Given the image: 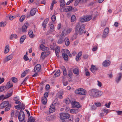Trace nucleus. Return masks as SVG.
<instances>
[{
  "label": "nucleus",
  "instance_id": "nucleus-5",
  "mask_svg": "<svg viewBox=\"0 0 122 122\" xmlns=\"http://www.w3.org/2000/svg\"><path fill=\"white\" fill-rule=\"evenodd\" d=\"M60 116L61 120L63 122L66 119H67L69 118L70 115L67 113H61L60 114Z\"/></svg>",
  "mask_w": 122,
  "mask_h": 122
},
{
  "label": "nucleus",
  "instance_id": "nucleus-33",
  "mask_svg": "<svg viewBox=\"0 0 122 122\" xmlns=\"http://www.w3.org/2000/svg\"><path fill=\"white\" fill-rule=\"evenodd\" d=\"M35 120L32 116H31L28 119V122H36L35 121Z\"/></svg>",
  "mask_w": 122,
  "mask_h": 122
},
{
  "label": "nucleus",
  "instance_id": "nucleus-27",
  "mask_svg": "<svg viewBox=\"0 0 122 122\" xmlns=\"http://www.w3.org/2000/svg\"><path fill=\"white\" fill-rule=\"evenodd\" d=\"M9 46L7 45L5 47L4 51V53L6 54L9 51Z\"/></svg>",
  "mask_w": 122,
  "mask_h": 122
},
{
  "label": "nucleus",
  "instance_id": "nucleus-18",
  "mask_svg": "<svg viewBox=\"0 0 122 122\" xmlns=\"http://www.w3.org/2000/svg\"><path fill=\"white\" fill-rule=\"evenodd\" d=\"M60 74V70H58L56 72L53 76L54 78H55L56 77L59 76Z\"/></svg>",
  "mask_w": 122,
  "mask_h": 122
},
{
  "label": "nucleus",
  "instance_id": "nucleus-57",
  "mask_svg": "<svg viewBox=\"0 0 122 122\" xmlns=\"http://www.w3.org/2000/svg\"><path fill=\"white\" fill-rule=\"evenodd\" d=\"M72 29L71 28H68L66 30V32L67 33H70L72 31Z\"/></svg>",
  "mask_w": 122,
  "mask_h": 122
},
{
  "label": "nucleus",
  "instance_id": "nucleus-11",
  "mask_svg": "<svg viewBox=\"0 0 122 122\" xmlns=\"http://www.w3.org/2000/svg\"><path fill=\"white\" fill-rule=\"evenodd\" d=\"M110 62L109 60H106L103 62L102 65L105 67L108 66L110 65Z\"/></svg>",
  "mask_w": 122,
  "mask_h": 122
},
{
  "label": "nucleus",
  "instance_id": "nucleus-14",
  "mask_svg": "<svg viewBox=\"0 0 122 122\" xmlns=\"http://www.w3.org/2000/svg\"><path fill=\"white\" fill-rule=\"evenodd\" d=\"M55 110V106L52 104L51 105L49 109V112L51 113H52L54 112Z\"/></svg>",
  "mask_w": 122,
  "mask_h": 122
},
{
  "label": "nucleus",
  "instance_id": "nucleus-17",
  "mask_svg": "<svg viewBox=\"0 0 122 122\" xmlns=\"http://www.w3.org/2000/svg\"><path fill=\"white\" fill-rule=\"evenodd\" d=\"M64 40L66 46H68L70 43L69 39L67 37H66Z\"/></svg>",
  "mask_w": 122,
  "mask_h": 122
},
{
  "label": "nucleus",
  "instance_id": "nucleus-35",
  "mask_svg": "<svg viewBox=\"0 0 122 122\" xmlns=\"http://www.w3.org/2000/svg\"><path fill=\"white\" fill-rule=\"evenodd\" d=\"M11 107V104H10L8 106H6V107L5 109V111L6 112L8 111H9Z\"/></svg>",
  "mask_w": 122,
  "mask_h": 122
},
{
  "label": "nucleus",
  "instance_id": "nucleus-52",
  "mask_svg": "<svg viewBox=\"0 0 122 122\" xmlns=\"http://www.w3.org/2000/svg\"><path fill=\"white\" fill-rule=\"evenodd\" d=\"M25 61H26L29 60V58L26 55H24L23 57Z\"/></svg>",
  "mask_w": 122,
  "mask_h": 122
},
{
  "label": "nucleus",
  "instance_id": "nucleus-61",
  "mask_svg": "<svg viewBox=\"0 0 122 122\" xmlns=\"http://www.w3.org/2000/svg\"><path fill=\"white\" fill-rule=\"evenodd\" d=\"M54 25L53 24L51 23L50 24V28L51 29L53 30V29Z\"/></svg>",
  "mask_w": 122,
  "mask_h": 122
},
{
  "label": "nucleus",
  "instance_id": "nucleus-7",
  "mask_svg": "<svg viewBox=\"0 0 122 122\" xmlns=\"http://www.w3.org/2000/svg\"><path fill=\"white\" fill-rule=\"evenodd\" d=\"M10 104L8 101H4L0 105V108L3 109L4 107L9 105Z\"/></svg>",
  "mask_w": 122,
  "mask_h": 122
},
{
  "label": "nucleus",
  "instance_id": "nucleus-64",
  "mask_svg": "<svg viewBox=\"0 0 122 122\" xmlns=\"http://www.w3.org/2000/svg\"><path fill=\"white\" fill-rule=\"evenodd\" d=\"M60 68L61 69L62 71H65L66 69L65 67L63 66H61Z\"/></svg>",
  "mask_w": 122,
  "mask_h": 122
},
{
  "label": "nucleus",
  "instance_id": "nucleus-26",
  "mask_svg": "<svg viewBox=\"0 0 122 122\" xmlns=\"http://www.w3.org/2000/svg\"><path fill=\"white\" fill-rule=\"evenodd\" d=\"M64 52L62 53L67 54L69 56H70L71 55L70 52L67 49H65L63 50Z\"/></svg>",
  "mask_w": 122,
  "mask_h": 122
},
{
  "label": "nucleus",
  "instance_id": "nucleus-50",
  "mask_svg": "<svg viewBox=\"0 0 122 122\" xmlns=\"http://www.w3.org/2000/svg\"><path fill=\"white\" fill-rule=\"evenodd\" d=\"M81 0H76L75 1L74 5H77L78 3L80 2Z\"/></svg>",
  "mask_w": 122,
  "mask_h": 122
},
{
  "label": "nucleus",
  "instance_id": "nucleus-60",
  "mask_svg": "<svg viewBox=\"0 0 122 122\" xmlns=\"http://www.w3.org/2000/svg\"><path fill=\"white\" fill-rule=\"evenodd\" d=\"M15 103L16 104L19 105H21V102L20 101L17 100L15 101Z\"/></svg>",
  "mask_w": 122,
  "mask_h": 122
},
{
  "label": "nucleus",
  "instance_id": "nucleus-8",
  "mask_svg": "<svg viewBox=\"0 0 122 122\" xmlns=\"http://www.w3.org/2000/svg\"><path fill=\"white\" fill-rule=\"evenodd\" d=\"M41 66L39 64L36 65L34 69V71L35 72H38L40 71Z\"/></svg>",
  "mask_w": 122,
  "mask_h": 122
},
{
  "label": "nucleus",
  "instance_id": "nucleus-59",
  "mask_svg": "<svg viewBox=\"0 0 122 122\" xmlns=\"http://www.w3.org/2000/svg\"><path fill=\"white\" fill-rule=\"evenodd\" d=\"M15 108L17 109H20L21 108L20 105H17L15 107Z\"/></svg>",
  "mask_w": 122,
  "mask_h": 122
},
{
  "label": "nucleus",
  "instance_id": "nucleus-63",
  "mask_svg": "<svg viewBox=\"0 0 122 122\" xmlns=\"http://www.w3.org/2000/svg\"><path fill=\"white\" fill-rule=\"evenodd\" d=\"M44 96L43 97H47L48 95V93L47 92H46L44 94Z\"/></svg>",
  "mask_w": 122,
  "mask_h": 122
},
{
  "label": "nucleus",
  "instance_id": "nucleus-22",
  "mask_svg": "<svg viewBox=\"0 0 122 122\" xmlns=\"http://www.w3.org/2000/svg\"><path fill=\"white\" fill-rule=\"evenodd\" d=\"M98 70V68L96 66H92L91 68V70L92 72H94L95 71Z\"/></svg>",
  "mask_w": 122,
  "mask_h": 122
},
{
  "label": "nucleus",
  "instance_id": "nucleus-43",
  "mask_svg": "<svg viewBox=\"0 0 122 122\" xmlns=\"http://www.w3.org/2000/svg\"><path fill=\"white\" fill-rule=\"evenodd\" d=\"M76 20V17L74 15H72L71 17V21L72 22H74Z\"/></svg>",
  "mask_w": 122,
  "mask_h": 122
},
{
  "label": "nucleus",
  "instance_id": "nucleus-6",
  "mask_svg": "<svg viewBox=\"0 0 122 122\" xmlns=\"http://www.w3.org/2000/svg\"><path fill=\"white\" fill-rule=\"evenodd\" d=\"M70 102L73 107L79 108L80 107V104L78 102L75 101H71Z\"/></svg>",
  "mask_w": 122,
  "mask_h": 122
},
{
  "label": "nucleus",
  "instance_id": "nucleus-23",
  "mask_svg": "<svg viewBox=\"0 0 122 122\" xmlns=\"http://www.w3.org/2000/svg\"><path fill=\"white\" fill-rule=\"evenodd\" d=\"M82 53V52L81 51L78 53L76 58V61H77L79 60V58L81 56Z\"/></svg>",
  "mask_w": 122,
  "mask_h": 122
},
{
  "label": "nucleus",
  "instance_id": "nucleus-19",
  "mask_svg": "<svg viewBox=\"0 0 122 122\" xmlns=\"http://www.w3.org/2000/svg\"><path fill=\"white\" fill-rule=\"evenodd\" d=\"M36 11V9L35 8L32 9L30 11V14L31 15L33 16L34 15Z\"/></svg>",
  "mask_w": 122,
  "mask_h": 122
},
{
  "label": "nucleus",
  "instance_id": "nucleus-20",
  "mask_svg": "<svg viewBox=\"0 0 122 122\" xmlns=\"http://www.w3.org/2000/svg\"><path fill=\"white\" fill-rule=\"evenodd\" d=\"M26 37V36L25 35H23L21 37L20 40V44L23 43Z\"/></svg>",
  "mask_w": 122,
  "mask_h": 122
},
{
  "label": "nucleus",
  "instance_id": "nucleus-45",
  "mask_svg": "<svg viewBox=\"0 0 122 122\" xmlns=\"http://www.w3.org/2000/svg\"><path fill=\"white\" fill-rule=\"evenodd\" d=\"M72 72L71 71V70H68V75L70 78H71V76L72 75Z\"/></svg>",
  "mask_w": 122,
  "mask_h": 122
},
{
  "label": "nucleus",
  "instance_id": "nucleus-10",
  "mask_svg": "<svg viewBox=\"0 0 122 122\" xmlns=\"http://www.w3.org/2000/svg\"><path fill=\"white\" fill-rule=\"evenodd\" d=\"M109 31V29L108 28H106L104 29L102 36L103 37L105 38L107 36Z\"/></svg>",
  "mask_w": 122,
  "mask_h": 122
},
{
  "label": "nucleus",
  "instance_id": "nucleus-3",
  "mask_svg": "<svg viewBox=\"0 0 122 122\" xmlns=\"http://www.w3.org/2000/svg\"><path fill=\"white\" fill-rule=\"evenodd\" d=\"M20 105L21 106H22V107L19 113L18 118L20 121H22L24 120L25 118V115L24 112H23L21 111L22 110H23L25 109V105L23 104H22V106L21 104Z\"/></svg>",
  "mask_w": 122,
  "mask_h": 122
},
{
  "label": "nucleus",
  "instance_id": "nucleus-13",
  "mask_svg": "<svg viewBox=\"0 0 122 122\" xmlns=\"http://www.w3.org/2000/svg\"><path fill=\"white\" fill-rule=\"evenodd\" d=\"M28 22H26L22 27V31L24 32L26 31V29L28 26Z\"/></svg>",
  "mask_w": 122,
  "mask_h": 122
},
{
  "label": "nucleus",
  "instance_id": "nucleus-40",
  "mask_svg": "<svg viewBox=\"0 0 122 122\" xmlns=\"http://www.w3.org/2000/svg\"><path fill=\"white\" fill-rule=\"evenodd\" d=\"M27 73V71H24L21 74V77L22 78L25 76Z\"/></svg>",
  "mask_w": 122,
  "mask_h": 122
},
{
  "label": "nucleus",
  "instance_id": "nucleus-9",
  "mask_svg": "<svg viewBox=\"0 0 122 122\" xmlns=\"http://www.w3.org/2000/svg\"><path fill=\"white\" fill-rule=\"evenodd\" d=\"M122 76V73H118L116 77L115 81L116 82L118 83L119 81L121 80Z\"/></svg>",
  "mask_w": 122,
  "mask_h": 122
},
{
  "label": "nucleus",
  "instance_id": "nucleus-25",
  "mask_svg": "<svg viewBox=\"0 0 122 122\" xmlns=\"http://www.w3.org/2000/svg\"><path fill=\"white\" fill-rule=\"evenodd\" d=\"M41 100L42 102L44 105L46 104L47 102V99L45 97H42Z\"/></svg>",
  "mask_w": 122,
  "mask_h": 122
},
{
  "label": "nucleus",
  "instance_id": "nucleus-49",
  "mask_svg": "<svg viewBox=\"0 0 122 122\" xmlns=\"http://www.w3.org/2000/svg\"><path fill=\"white\" fill-rule=\"evenodd\" d=\"M65 103L67 104H68L70 103V99L68 98H67L65 100Z\"/></svg>",
  "mask_w": 122,
  "mask_h": 122
},
{
  "label": "nucleus",
  "instance_id": "nucleus-37",
  "mask_svg": "<svg viewBox=\"0 0 122 122\" xmlns=\"http://www.w3.org/2000/svg\"><path fill=\"white\" fill-rule=\"evenodd\" d=\"M73 72L74 74H76L77 75L79 74V70L75 68L73 70Z\"/></svg>",
  "mask_w": 122,
  "mask_h": 122
},
{
  "label": "nucleus",
  "instance_id": "nucleus-38",
  "mask_svg": "<svg viewBox=\"0 0 122 122\" xmlns=\"http://www.w3.org/2000/svg\"><path fill=\"white\" fill-rule=\"evenodd\" d=\"M40 47L41 49L43 51H45V50H46V47L42 44L41 45Z\"/></svg>",
  "mask_w": 122,
  "mask_h": 122
},
{
  "label": "nucleus",
  "instance_id": "nucleus-62",
  "mask_svg": "<svg viewBox=\"0 0 122 122\" xmlns=\"http://www.w3.org/2000/svg\"><path fill=\"white\" fill-rule=\"evenodd\" d=\"M97 46H94L92 49V51H95L97 50Z\"/></svg>",
  "mask_w": 122,
  "mask_h": 122
},
{
  "label": "nucleus",
  "instance_id": "nucleus-41",
  "mask_svg": "<svg viewBox=\"0 0 122 122\" xmlns=\"http://www.w3.org/2000/svg\"><path fill=\"white\" fill-rule=\"evenodd\" d=\"M25 16L24 15H23L20 18L19 20L20 22H22L25 18Z\"/></svg>",
  "mask_w": 122,
  "mask_h": 122
},
{
  "label": "nucleus",
  "instance_id": "nucleus-4",
  "mask_svg": "<svg viewBox=\"0 0 122 122\" xmlns=\"http://www.w3.org/2000/svg\"><path fill=\"white\" fill-rule=\"evenodd\" d=\"M92 18L91 15H87L80 18V21L81 22L89 21Z\"/></svg>",
  "mask_w": 122,
  "mask_h": 122
},
{
  "label": "nucleus",
  "instance_id": "nucleus-16",
  "mask_svg": "<svg viewBox=\"0 0 122 122\" xmlns=\"http://www.w3.org/2000/svg\"><path fill=\"white\" fill-rule=\"evenodd\" d=\"M10 93H7L6 95L4 96V98L6 99L8 98L11 96L12 94V90H11L9 91Z\"/></svg>",
  "mask_w": 122,
  "mask_h": 122
},
{
  "label": "nucleus",
  "instance_id": "nucleus-39",
  "mask_svg": "<svg viewBox=\"0 0 122 122\" xmlns=\"http://www.w3.org/2000/svg\"><path fill=\"white\" fill-rule=\"evenodd\" d=\"M6 24L5 22H2L0 23V26L1 27H5Z\"/></svg>",
  "mask_w": 122,
  "mask_h": 122
},
{
  "label": "nucleus",
  "instance_id": "nucleus-15",
  "mask_svg": "<svg viewBox=\"0 0 122 122\" xmlns=\"http://www.w3.org/2000/svg\"><path fill=\"white\" fill-rule=\"evenodd\" d=\"M13 86V84L12 82L10 81H9L7 82L6 86H5L6 89H8L10 88Z\"/></svg>",
  "mask_w": 122,
  "mask_h": 122
},
{
  "label": "nucleus",
  "instance_id": "nucleus-12",
  "mask_svg": "<svg viewBox=\"0 0 122 122\" xmlns=\"http://www.w3.org/2000/svg\"><path fill=\"white\" fill-rule=\"evenodd\" d=\"M49 21V19L47 18L43 22L42 24V26L44 29L46 28V24L48 23Z\"/></svg>",
  "mask_w": 122,
  "mask_h": 122
},
{
  "label": "nucleus",
  "instance_id": "nucleus-42",
  "mask_svg": "<svg viewBox=\"0 0 122 122\" xmlns=\"http://www.w3.org/2000/svg\"><path fill=\"white\" fill-rule=\"evenodd\" d=\"M6 87L5 86H2L0 87V92H2L5 90Z\"/></svg>",
  "mask_w": 122,
  "mask_h": 122
},
{
  "label": "nucleus",
  "instance_id": "nucleus-48",
  "mask_svg": "<svg viewBox=\"0 0 122 122\" xmlns=\"http://www.w3.org/2000/svg\"><path fill=\"white\" fill-rule=\"evenodd\" d=\"M52 21L54 22L56 20V17L55 15H52L51 17Z\"/></svg>",
  "mask_w": 122,
  "mask_h": 122
},
{
  "label": "nucleus",
  "instance_id": "nucleus-46",
  "mask_svg": "<svg viewBox=\"0 0 122 122\" xmlns=\"http://www.w3.org/2000/svg\"><path fill=\"white\" fill-rule=\"evenodd\" d=\"M80 88H79L78 89L76 90L75 91V93L76 94H79L80 95V92L81 91H80Z\"/></svg>",
  "mask_w": 122,
  "mask_h": 122
},
{
  "label": "nucleus",
  "instance_id": "nucleus-47",
  "mask_svg": "<svg viewBox=\"0 0 122 122\" xmlns=\"http://www.w3.org/2000/svg\"><path fill=\"white\" fill-rule=\"evenodd\" d=\"M102 111L104 112L105 113H106V114H107L110 111L109 110L106 108L103 109Z\"/></svg>",
  "mask_w": 122,
  "mask_h": 122
},
{
  "label": "nucleus",
  "instance_id": "nucleus-44",
  "mask_svg": "<svg viewBox=\"0 0 122 122\" xmlns=\"http://www.w3.org/2000/svg\"><path fill=\"white\" fill-rule=\"evenodd\" d=\"M12 81L15 83H16L17 82V80L16 78L15 77H13L11 79Z\"/></svg>",
  "mask_w": 122,
  "mask_h": 122
},
{
  "label": "nucleus",
  "instance_id": "nucleus-36",
  "mask_svg": "<svg viewBox=\"0 0 122 122\" xmlns=\"http://www.w3.org/2000/svg\"><path fill=\"white\" fill-rule=\"evenodd\" d=\"M54 117V116L53 115L48 116L46 117V120L47 121H49L50 120L52 119Z\"/></svg>",
  "mask_w": 122,
  "mask_h": 122
},
{
  "label": "nucleus",
  "instance_id": "nucleus-32",
  "mask_svg": "<svg viewBox=\"0 0 122 122\" xmlns=\"http://www.w3.org/2000/svg\"><path fill=\"white\" fill-rule=\"evenodd\" d=\"M80 91H81L80 92V95H85L86 93V90L82 88H80Z\"/></svg>",
  "mask_w": 122,
  "mask_h": 122
},
{
  "label": "nucleus",
  "instance_id": "nucleus-31",
  "mask_svg": "<svg viewBox=\"0 0 122 122\" xmlns=\"http://www.w3.org/2000/svg\"><path fill=\"white\" fill-rule=\"evenodd\" d=\"M62 56L64 58V59L66 61H67L68 60V56L67 54L62 53Z\"/></svg>",
  "mask_w": 122,
  "mask_h": 122
},
{
  "label": "nucleus",
  "instance_id": "nucleus-54",
  "mask_svg": "<svg viewBox=\"0 0 122 122\" xmlns=\"http://www.w3.org/2000/svg\"><path fill=\"white\" fill-rule=\"evenodd\" d=\"M111 102H109L107 104H106L105 106L107 108H109L110 107V106L111 104Z\"/></svg>",
  "mask_w": 122,
  "mask_h": 122
},
{
  "label": "nucleus",
  "instance_id": "nucleus-55",
  "mask_svg": "<svg viewBox=\"0 0 122 122\" xmlns=\"http://www.w3.org/2000/svg\"><path fill=\"white\" fill-rule=\"evenodd\" d=\"M19 112L17 110H16L15 111V117H17L18 114H19Z\"/></svg>",
  "mask_w": 122,
  "mask_h": 122
},
{
  "label": "nucleus",
  "instance_id": "nucleus-24",
  "mask_svg": "<svg viewBox=\"0 0 122 122\" xmlns=\"http://www.w3.org/2000/svg\"><path fill=\"white\" fill-rule=\"evenodd\" d=\"M13 56L12 55H10L7 56L5 59V62H7L11 59Z\"/></svg>",
  "mask_w": 122,
  "mask_h": 122
},
{
  "label": "nucleus",
  "instance_id": "nucleus-53",
  "mask_svg": "<svg viewBox=\"0 0 122 122\" xmlns=\"http://www.w3.org/2000/svg\"><path fill=\"white\" fill-rule=\"evenodd\" d=\"M87 70V69H86L85 74L86 76H88L90 75V74L89 71H86Z\"/></svg>",
  "mask_w": 122,
  "mask_h": 122
},
{
  "label": "nucleus",
  "instance_id": "nucleus-28",
  "mask_svg": "<svg viewBox=\"0 0 122 122\" xmlns=\"http://www.w3.org/2000/svg\"><path fill=\"white\" fill-rule=\"evenodd\" d=\"M28 34L29 36L31 38H33L34 36L33 34L32 31L31 30H29V31Z\"/></svg>",
  "mask_w": 122,
  "mask_h": 122
},
{
  "label": "nucleus",
  "instance_id": "nucleus-2",
  "mask_svg": "<svg viewBox=\"0 0 122 122\" xmlns=\"http://www.w3.org/2000/svg\"><path fill=\"white\" fill-rule=\"evenodd\" d=\"M89 93L92 97H96L101 96L102 95V93L101 91L96 89H94L90 90L89 91Z\"/></svg>",
  "mask_w": 122,
  "mask_h": 122
},
{
  "label": "nucleus",
  "instance_id": "nucleus-29",
  "mask_svg": "<svg viewBox=\"0 0 122 122\" xmlns=\"http://www.w3.org/2000/svg\"><path fill=\"white\" fill-rule=\"evenodd\" d=\"M64 39L63 37H60L58 40L57 43L58 44H61L64 42Z\"/></svg>",
  "mask_w": 122,
  "mask_h": 122
},
{
  "label": "nucleus",
  "instance_id": "nucleus-21",
  "mask_svg": "<svg viewBox=\"0 0 122 122\" xmlns=\"http://www.w3.org/2000/svg\"><path fill=\"white\" fill-rule=\"evenodd\" d=\"M72 8L71 6H66L65 8H64L65 11L66 12H68L72 10Z\"/></svg>",
  "mask_w": 122,
  "mask_h": 122
},
{
  "label": "nucleus",
  "instance_id": "nucleus-1",
  "mask_svg": "<svg viewBox=\"0 0 122 122\" xmlns=\"http://www.w3.org/2000/svg\"><path fill=\"white\" fill-rule=\"evenodd\" d=\"M85 29V25L82 24L80 22L78 23L76 25V35L79 34L81 35L84 32L86 33V31H84Z\"/></svg>",
  "mask_w": 122,
  "mask_h": 122
},
{
  "label": "nucleus",
  "instance_id": "nucleus-56",
  "mask_svg": "<svg viewBox=\"0 0 122 122\" xmlns=\"http://www.w3.org/2000/svg\"><path fill=\"white\" fill-rule=\"evenodd\" d=\"M95 104L97 107H100L101 105V103L98 102L95 103Z\"/></svg>",
  "mask_w": 122,
  "mask_h": 122
},
{
  "label": "nucleus",
  "instance_id": "nucleus-34",
  "mask_svg": "<svg viewBox=\"0 0 122 122\" xmlns=\"http://www.w3.org/2000/svg\"><path fill=\"white\" fill-rule=\"evenodd\" d=\"M60 6L61 7H63L65 5V2L64 0H61L60 1Z\"/></svg>",
  "mask_w": 122,
  "mask_h": 122
},
{
  "label": "nucleus",
  "instance_id": "nucleus-51",
  "mask_svg": "<svg viewBox=\"0 0 122 122\" xmlns=\"http://www.w3.org/2000/svg\"><path fill=\"white\" fill-rule=\"evenodd\" d=\"M116 112L117 113V115H122V111H116Z\"/></svg>",
  "mask_w": 122,
  "mask_h": 122
},
{
  "label": "nucleus",
  "instance_id": "nucleus-58",
  "mask_svg": "<svg viewBox=\"0 0 122 122\" xmlns=\"http://www.w3.org/2000/svg\"><path fill=\"white\" fill-rule=\"evenodd\" d=\"M63 75L64 76H66L67 75V73L66 71V69L65 70V71H63Z\"/></svg>",
  "mask_w": 122,
  "mask_h": 122
},
{
  "label": "nucleus",
  "instance_id": "nucleus-30",
  "mask_svg": "<svg viewBox=\"0 0 122 122\" xmlns=\"http://www.w3.org/2000/svg\"><path fill=\"white\" fill-rule=\"evenodd\" d=\"M55 51L56 55L57 57H59V52L60 51V49L58 48H56Z\"/></svg>",
  "mask_w": 122,
  "mask_h": 122
}]
</instances>
